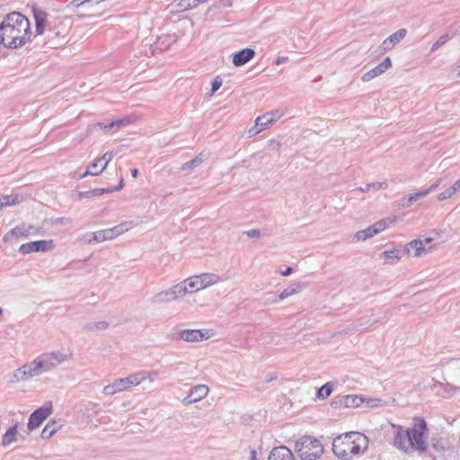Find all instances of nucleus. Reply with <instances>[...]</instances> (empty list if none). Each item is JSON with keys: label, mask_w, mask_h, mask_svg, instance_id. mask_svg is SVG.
I'll use <instances>...</instances> for the list:
<instances>
[{"label": "nucleus", "mask_w": 460, "mask_h": 460, "mask_svg": "<svg viewBox=\"0 0 460 460\" xmlns=\"http://www.w3.org/2000/svg\"><path fill=\"white\" fill-rule=\"evenodd\" d=\"M31 36L30 22L21 13H8L0 23V44L4 48H21L31 41Z\"/></svg>", "instance_id": "obj_1"}, {"label": "nucleus", "mask_w": 460, "mask_h": 460, "mask_svg": "<svg viewBox=\"0 0 460 460\" xmlns=\"http://www.w3.org/2000/svg\"><path fill=\"white\" fill-rule=\"evenodd\" d=\"M394 430L393 446L404 453L415 450L425 452L428 448V428L426 421L421 418H415L411 428L403 429L402 426L393 425Z\"/></svg>", "instance_id": "obj_2"}, {"label": "nucleus", "mask_w": 460, "mask_h": 460, "mask_svg": "<svg viewBox=\"0 0 460 460\" xmlns=\"http://www.w3.org/2000/svg\"><path fill=\"white\" fill-rule=\"evenodd\" d=\"M368 447V438L360 432H347L337 436L332 442L333 454L342 460L362 455Z\"/></svg>", "instance_id": "obj_3"}, {"label": "nucleus", "mask_w": 460, "mask_h": 460, "mask_svg": "<svg viewBox=\"0 0 460 460\" xmlns=\"http://www.w3.org/2000/svg\"><path fill=\"white\" fill-rule=\"evenodd\" d=\"M295 450L302 460H316L323 455V447L318 439L303 436L296 441Z\"/></svg>", "instance_id": "obj_4"}, {"label": "nucleus", "mask_w": 460, "mask_h": 460, "mask_svg": "<svg viewBox=\"0 0 460 460\" xmlns=\"http://www.w3.org/2000/svg\"><path fill=\"white\" fill-rule=\"evenodd\" d=\"M69 358L70 356L64 354L62 352L52 351L41 354L40 356L37 357V359L42 370V373H44L50 371L57 366L67 360Z\"/></svg>", "instance_id": "obj_5"}, {"label": "nucleus", "mask_w": 460, "mask_h": 460, "mask_svg": "<svg viewBox=\"0 0 460 460\" xmlns=\"http://www.w3.org/2000/svg\"><path fill=\"white\" fill-rule=\"evenodd\" d=\"M53 412V405L51 401H47L43 405L35 410L29 417L27 428L32 431L39 428L42 422L48 419Z\"/></svg>", "instance_id": "obj_6"}, {"label": "nucleus", "mask_w": 460, "mask_h": 460, "mask_svg": "<svg viewBox=\"0 0 460 460\" xmlns=\"http://www.w3.org/2000/svg\"><path fill=\"white\" fill-rule=\"evenodd\" d=\"M185 296V288L181 285H174L173 287L158 292L152 298L153 304H165L172 302Z\"/></svg>", "instance_id": "obj_7"}, {"label": "nucleus", "mask_w": 460, "mask_h": 460, "mask_svg": "<svg viewBox=\"0 0 460 460\" xmlns=\"http://www.w3.org/2000/svg\"><path fill=\"white\" fill-rule=\"evenodd\" d=\"M42 374V370L40 367L37 358L28 364L23 365L15 370L13 375V382L26 381L31 377L37 376Z\"/></svg>", "instance_id": "obj_8"}, {"label": "nucleus", "mask_w": 460, "mask_h": 460, "mask_svg": "<svg viewBox=\"0 0 460 460\" xmlns=\"http://www.w3.org/2000/svg\"><path fill=\"white\" fill-rule=\"evenodd\" d=\"M128 230L126 224L118 225L112 228L103 229L92 234V237L87 241L88 243H101L107 240H112Z\"/></svg>", "instance_id": "obj_9"}, {"label": "nucleus", "mask_w": 460, "mask_h": 460, "mask_svg": "<svg viewBox=\"0 0 460 460\" xmlns=\"http://www.w3.org/2000/svg\"><path fill=\"white\" fill-rule=\"evenodd\" d=\"M113 156L114 154L112 152H106L102 157L90 164L88 169L80 176V179L88 175L96 176L102 172Z\"/></svg>", "instance_id": "obj_10"}, {"label": "nucleus", "mask_w": 460, "mask_h": 460, "mask_svg": "<svg viewBox=\"0 0 460 460\" xmlns=\"http://www.w3.org/2000/svg\"><path fill=\"white\" fill-rule=\"evenodd\" d=\"M178 339L186 342H198L208 340L210 336L208 330L186 329L177 332Z\"/></svg>", "instance_id": "obj_11"}, {"label": "nucleus", "mask_w": 460, "mask_h": 460, "mask_svg": "<svg viewBox=\"0 0 460 460\" xmlns=\"http://www.w3.org/2000/svg\"><path fill=\"white\" fill-rule=\"evenodd\" d=\"M53 248V241L40 240L23 243L19 247V252L22 254L31 252H48Z\"/></svg>", "instance_id": "obj_12"}, {"label": "nucleus", "mask_w": 460, "mask_h": 460, "mask_svg": "<svg viewBox=\"0 0 460 460\" xmlns=\"http://www.w3.org/2000/svg\"><path fill=\"white\" fill-rule=\"evenodd\" d=\"M36 233H38L37 228H35L30 225L22 224L13 229H11L9 232H7L4 235L3 241L4 243H8V242H11L13 238L27 237V236H29L31 234H34Z\"/></svg>", "instance_id": "obj_13"}, {"label": "nucleus", "mask_w": 460, "mask_h": 460, "mask_svg": "<svg viewBox=\"0 0 460 460\" xmlns=\"http://www.w3.org/2000/svg\"><path fill=\"white\" fill-rule=\"evenodd\" d=\"M386 227H387V224H386L385 220H384V219L379 220L376 223H375L374 225L367 227L366 229L357 232V234H355V237L358 241H365V240L371 238V237L375 236L376 234L381 233Z\"/></svg>", "instance_id": "obj_14"}, {"label": "nucleus", "mask_w": 460, "mask_h": 460, "mask_svg": "<svg viewBox=\"0 0 460 460\" xmlns=\"http://www.w3.org/2000/svg\"><path fill=\"white\" fill-rule=\"evenodd\" d=\"M208 386L206 385H197L190 389L189 394L183 398L182 403L189 405L199 402L205 398L208 394Z\"/></svg>", "instance_id": "obj_15"}, {"label": "nucleus", "mask_w": 460, "mask_h": 460, "mask_svg": "<svg viewBox=\"0 0 460 460\" xmlns=\"http://www.w3.org/2000/svg\"><path fill=\"white\" fill-rule=\"evenodd\" d=\"M392 67V61L389 57L385 58L383 62H381L379 65L375 66L374 68L370 69L367 73H365L361 80L363 82H369L375 77L383 75L385 71H387L389 68Z\"/></svg>", "instance_id": "obj_16"}, {"label": "nucleus", "mask_w": 460, "mask_h": 460, "mask_svg": "<svg viewBox=\"0 0 460 460\" xmlns=\"http://www.w3.org/2000/svg\"><path fill=\"white\" fill-rule=\"evenodd\" d=\"M282 112L279 110L267 112L261 116L257 117L256 125L260 126L262 129L270 128L274 122L281 118Z\"/></svg>", "instance_id": "obj_17"}, {"label": "nucleus", "mask_w": 460, "mask_h": 460, "mask_svg": "<svg viewBox=\"0 0 460 460\" xmlns=\"http://www.w3.org/2000/svg\"><path fill=\"white\" fill-rule=\"evenodd\" d=\"M306 287H307V284H305V283H293L292 285H290L289 287L285 288L278 296H276L272 300V303H274V304L279 303L280 301H282L293 295L300 293Z\"/></svg>", "instance_id": "obj_18"}, {"label": "nucleus", "mask_w": 460, "mask_h": 460, "mask_svg": "<svg viewBox=\"0 0 460 460\" xmlns=\"http://www.w3.org/2000/svg\"><path fill=\"white\" fill-rule=\"evenodd\" d=\"M33 16L35 20V36L42 35L48 25V13L40 9H33Z\"/></svg>", "instance_id": "obj_19"}, {"label": "nucleus", "mask_w": 460, "mask_h": 460, "mask_svg": "<svg viewBox=\"0 0 460 460\" xmlns=\"http://www.w3.org/2000/svg\"><path fill=\"white\" fill-rule=\"evenodd\" d=\"M268 460H295V458L289 448L285 446H279L270 451Z\"/></svg>", "instance_id": "obj_20"}, {"label": "nucleus", "mask_w": 460, "mask_h": 460, "mask_svg": "<svg viewBox=\"0 0 460 460\" xmlns=\"http://www.w3.org/2000/svg\"><path fill=\"white\" fill-rule=\"evenodd\" d=\"M255 56V51L252 49L245 48L234 54L233 63L235 66L245 65Z\"/></svg>", "instance_id": "obj_21"}, {"label": "nucleus", "mask_w": 460, "mask_h": 460, "mask_svg": "<svg viewBox=\"0 0 460 460\" xmlns=\"http://www.w3.org/2000/svg\"><path fill=\"white\" fill-rule=\"evenodd\" d=\"M18 423L10 427L2 437L1 445L4 447L10 446L18 439Z\"/></svg>", "instance_id": "obj_22"}, {"label": "nucleus", "mask_w": 460, "mask_h": 460, "mask_svg": "<svg viewBox=\"0 0 460 460\" xmlns=\"http://www.w3.org/2000/svg\"><path fill=\"white\" fill-rule=\"evenodd\" d=\"M426 249L425 246H423V242L421 239H416L410 243H408L405 246V250L407 253L412 254L413 256H420L423 252H426L429 250Z\"/></svg>", "instance_id": "obj_23"}, {"label": "nucleus", "mask_w": 460, "mask_h": 460, "mask_svg": "<svg viewBox=\"0 0 460 460\" xmlns=\"http://www.w3.org/2000/svg\"><path fill=\"white\" fill-rule=\"evenodd\" d=\"M178 285H181L185 288V295L188 293H191L194 291H199V290L203 289L202 282L199 281V279L198 276L189 278V279H185L184 281L178 283Z\"/></svg>", "instance_id": "obj_24"}, {"label": "nucleus", "mask_w": 460, "mask_h": 460, "mask_svg": "<svg viewBox=\"0 0 460 460\" xmlns=\"http://www.w3.org/2000/svg\"><path fill=\"white\" fill-rule=\"evenodd\" d=\"M150 375H152L151 372L139 371L137 373H135V374H132V375L127 376L126 379L128 384V386L131 387V386L138 385L144 380L149 378Z\"/></svg>", "instance_id": "obj_25"}, {"label": "nucleus", "mask_w": 460, "mask_h": 460, "mask_svg": "<svg viewBox=\"0 0 460 460\" xmlns=\"http://www.w3.org/2000/svg\"><path fill=\"white\" fill-rule=\"evenodd\" d=\"M341 402L347 408H354L365 402V398L361 395L349 394L342 398Z\"/></svg>", "instance_id": "obj_26"}, {"label": "nucleus", "mask_w": 460, "mask_h": 460, "mask_svg": "<svg viewBox=\"0 0 460 460\" xmlns=\"http://www.w3.org/2000/svg\"><path fill=\"white\" fill-rule=\"evenodd\" d=\"M59 429L60 426H58V422L55 420H50L42 429L40 437L43 439H49L53 437Z\"/></svg>", "instance_id": "obj_27"}, {"label": "nucleus", "mask_w": 460, "mask_h": 460, "mask_svg": "<svg viewBox=\"0 0 460 460\" xmlns=\"http://www.w3.org/2000/svg\"><path fill=\"white\" fill-rule=\"evenodd\" d=\"M22 201V197L18 194L15 195H4L0 197L2 208L7 206H14Z\"/></svg>", "instance_id": "obj_28"}, {"label": "nucleus", "mask_w": 460, "mask_h": 460, "mask_svg": "<svg viewBox=\"0 0 460 460\" xmlns=\"http://www.w3.org/2000/svg\"><path fill=\"white\" fill-rule=\"evenodd\" d=\"M383 255L387 263L394 264L402 258V253L397 249H392L389 251H385Z\"/></svg>", "instance_id": "obj_29"}, {"label": "nucleus", "mask_w": 460, "mask_h": 460, "mask_svg": "<svg viewBox=\"0 0 460 460\" xmlns=\"http://www.w3.org/2000/svg\"><path fill=\"white\" fill-rule=\"evenodd\" d=\"M198 277L199 279V281L202 282V288H205L210 285L216 284L219 280L218 276H217L215 274L205 273V274H201Z\"/></svg>", "instance_id": "obj_30"}, {"label": "nucleus", "mask_w": 460, "mask_h": 460, "mask_svg": "<svg viewBox=\"0 0 460 460\" xmlns=\"http://www.w3.org/2000/svg\"><path fill=\"white\" fill-rule=\"evenodd\" d=\"M208 0H181L179 3V7L182 11H187L192 8H196L200 4L207 3Z\"/></svg>", "instance_id": "obj_31"}, {"label": "nucleus", "mask_w": 460, "mask_h": 460, "mask_svg": "<svg viewBox=\"0 0 460 460\" xmlns=\"http://www.w3.org/2000/svg\"><path fill=\"white\" fill-rule=\"evenodd\" d=\"M105 193H111V190H108V188L94 189V190H91L88 191L80 192L79 197L81 199H83V198L89 199V198L100 196V195H102Z\"/></svg>", "instance_id": "obj_32"}, {"label": "nucleus", "mask_w": 460, "mask_h": 460, "mask_svg": "<svg viewBox=\"0 0 460 460\" xmlns=\"http://www.w3.org/2000/svg\"><path fill=\"white\" fill-rule=\"evenodd\" d=\"M332 392V385L330 383H326L323 386H321L317 391V396L319 399H326L331 395Z\"/></svg>", "instance_id": "obj_33"}, {"label": "nucleus", "mask_w": 460, "mask_h": 460, "mask_svg": "<svg viewBox=\"0 0 460 460\" xmlns=\"http://www.w3.org/2000/svg\"><path fill=\"white\" fill-rule=\"evenodd\" d=\"M407 34V31L405 29H400L396 31L394 33L390 35L388 39L391 40L394 46L398 44L402 40L405 38Z\"/></svg>", "instance_id": "obj_34"}, {"label": "nucleus", "mask_w": 460, "mask_h": 460, "mask_svg": "<svg viewBox=\"0 0 460 460\" xmlns=\"http://www.w3.org/2000/svg\"><path fill=\"white\" fill-rule=\"evenodd\" d=\"M130 122H131V119L129 117H126L123 119H118L112 120L111 122H109L107 128H109V129H111L113 128H119L121 127H125V126L128 125Z\"/></svg>", "instance_id": "obj_35"}, {"label": "nucleus", "mask_w": 460, "mask_h": 460, "mask_svg": "<svg viewBox=\"0 0 460 460\" xmlns=\"http://www.w3.org/2000/svg\"><path fill=\"white\" fill-rule=\"evenodd\" d=\"M203 161H204V159H203L202 154H199L191 161L183 164L182 170L192 169V168L198 167L199 165H200L202 164Z\"/></svg>", "instance_id": "obj_36"}, {"label": "nucleus", "mask_w": 460, "mask_h": 460, "mask_svg": "<svg viewBox=\"0 0 460 460\" xmlns=\"http://www.w3.org/2000/svg\"><path fill=\"white\" fill-rule=\"evenodd\" d=\"M114 387L117 393L122 392L128 388H129L128 384L127 382L126 377L116 379L114 382Z\"/></svg>", "instance_id": "obj_37"}, {"label": "nucleus", "mask_w": 460, "mask_h": 460, "mask_svg": "<svg viewBox=\"0 0 460 460\" xmlns=\"http://www.w3.org/2000/svg\"><path fill=\"white\" fill-rule=\"evenodd\" d=\"M450 39L449 34L445 33L439 37V39L432 45L431 51L437 50L438 48L446 44Z\"/></svg>", "instance_id": "obj_38"}, {"label": "nucleus", "mask_w": 460, "mask_h": 460, "mask_svg": "<svg viewBox=\"0 0 460 460\" xmlns=\"http://www.w3.org/2000/svg\"><path fill=\"white\" fill-rule=\"evenodd\" d=\"M109 326V323L106 321H101L94 323L93 324L90 323L86 326V328L90 331L93 329L105 330Z\"/></svg>", "instance_id": "obj_39"}, {"label": "nucleus", "mask_w": 460, "mask_h": 460, "mask_svg": "<svg viewBox=\"0 0 460 460\" xmlns=\"http://www.w3.org/2000/svg\"><path fill=\"white\" fill-rule=\"evenodd\" d=\"M454 195L455 194H454V191L452 190L451 187H448L445 190L440 192L437 198L438 200H445V199L452 198Z\"/></svg>", "instance_id": "obj_40"}, {"label": "nucleus", "mask_w": 460, "mask_h": 460, "mask_svg": "<svg viewBox=\"0 0 460 460\" xmlns=\"http://www.w3.org/2000/svg\"><path fill=\"white\" fill-rule=\"evenodd\" d=\"M387 187H388V185L385 181H383V182L376 181V182L368 183V188H370V190H374L375 191L379 190H386Z\"/></svg>", "instance_id": "obj_41"}, {"label": "nucleus", "mask_w": 460, "mask_h": 460, "mask_svg": "<svg viewBox=\"0 0 460 460\" xmlns=\"http://www.w3.org/2000/svg\"><path fill=\"white\" fill-rule=\"evenodd\" d=\"M367 405L370 408L382 406V400L379 398H367L365 399Z\"/></svg>", "instance_id": "obj_42"}, {"label": "nucleus", "mask_w": 460, "mask_h": 460, "mask_svg": "<svg viewBox=\"0 0 460 460\" xmlns=\"http://www.w3.org/2000/svg\"><path fill=\"white\" fill-rule=\"evenodd\" d=\"M222 85V79L219 76H217L211 85L210 95H213Z\"/></svg>", "instance_id": "obj_43"}, {"label": "nucleus", "mask_w": 460, "mask_h": 460, "mask_svg": "<svg viewBox=\"0 0 460 460\" xmlns=\"http://www.w3.org/2000/svg\"><path fill=\"white\" fill-rule=\"evenodd\" d=\"M444 180V178H438L434 181L432 185H430L428 189L424 190L425 191H427V195L437 190L443 183Z\"/></svg>", "instance_id": "obj_44"}, {"label": "nucleus", "mask_w": 460, "mask_h": 460, "mask_svg": "<svg viewBox=\"0 0 460 460\" xmlns=\"http://www.w3.org/2000/svg\"><path fill=\"white\" fill-rule=\"evenodd\" d=\"M410 199L411 200V203L417 201L419 199L424 198L427 196V191L420 190L412 194H410Z\"/></svg>", "instance_id": "obj_45"}, {"label": "nucleus", "mask_w": 460, "mask_h": 460, "mask_svg": "<svg viewBox=\"0 0 460 460\" xmlns=\"http://www.w3.org/2000/svg\"><path fill=\"white\" fill-rule=\"evenodd\" d=\"M114 386L115 385L113 383L105 385L102 390V393L106 395H113V394H117V391Z\"/></svg>", "instance_id": "obj_46"}, {"label": "nucleus", "mask_w": 460, "mask_h": 460, "mask_svg": "<svg viewBox=\"0 0 460 460\" xmlns=\"http://www.w3.org/2000/svg\"><path fill=\"white\" fill-rule=\"evenodd\" d=\"M394 46L393 45V43L391 42V40L387 38L385 39L382 44L380 45V49L383 50V51H388V50H391Z\"/></svg>", "instance_id": "obj_47"}, {"label": "nucleus", "mask_w": 460, "mask_h": 460, "mask_svg": "<svg viewBox=\"0 0 460 460\" xmlns=\"http://www.w3.org/2000/svg\"><path fill=\"white\" fill-rule=\"evenodd\" d=\"M411 200L410 199V196H404L399 200V206L402 208H409L411 206Z\"/></svg>", "instance_id": "obj_48"}, {"label": "nucleus", "mask_w": 460, "mask_h": 460, "mask_svg": "<svg viewBox=\"0 0 460 460\" xmlns=\"http://www.w3.org/2000/svg\"><path fill=\"white\" fill-rule=\"evenodd\" d=\"M263 129L260 127V126H257L256 124L254 126H252L249 130H248V135L249 137H253L257 134H259L261 131H262Z\"/></svg>", "instance_id": "obj_49"}, {"label": "nucleus", "mask_w": 460, "mask_h": 460, "mask_svg": "<svg viewBox=\"0 0 460 460\" xmlns=\"http://www.w3.org/2000/svg\"><path fill=\"white\" fill-rule=\"evenodd\" d=\"M269 146L273 150H279L281 147V143L275 139H270L269 141Z\"/></svg>", "instance_id": "obj_50"}, {"label": "nucleus", "mask_w": 460, "mask_h": 460, "mask_svg": "<svg viewBox=\"0 0 460 460\" xmlns=\"http://www.w3.org/2000/svg\"><path fill=\"white\" fill-rule=\"evenodd\" d=\"M248 237L259 238L261 237V232L259 229H251L245 233Z\"/></svg>", "instance_id": "obj_51"}, {"label": "nucleus", "mask_w": 460, "mask_h": 460, "mask_svg": "<svg viewBox=\"0 0 460 460\" xmlns=\"http://www.w3.org/2000/svg\"><path fill=\"white\" fill-rule=\"evenodd\" d=\"M123 187H124V181H123V179H121L117 186L109 187L108 190H110L111 193H112L114 191H119V190H122Z\"/></svg>", "instance_id": "obj_52"}, {"label": "nucleus", "mask_w": 460, "mask_h": 460, "mask_svg": "<svg viewBox=\"0 0 460 460\" xmlns=\"http://www.w3.org/2000/svg\"><path fill=\"white\" fill-rule=\"evenodd\" d=\"M85 4V2H83V0H72L69 4V5L75 7V8H78L82 5H84Z\"/></svg>", "instance_id": "obj_53"}, {"label": "nucleus", "mask_w": 460, "mask_h": 460, "mask_svg": "<svg viewBox=\"0 0 460 460\" xmlns=\"http://www.w3.org/2000/svg\"><path fill=\"white\" fill-rule=\"evenodd\" d=\"M288 57H279L277 58V59L275 60V65L279 66L282 63H285L286 61H288Z\"/></svg>", "instance_id": "obj_54"}, {"label": "nucleus", "mask_w": 460, "mask_h": 460, "mask_svg": "<svg viewBox=\"0 0 460 460\" xmlns=\"http://www.w3.org/2000/svg\"><path fill=\"white\" fill-rule=\"evenodd\" d=\"M456 390H460V387H456V386H454L450 384H447L446 385V391L449 392V391H456Z\"/></svg>", "instance_id": "obj_55"}, {"label": "nucleus", "mask_w": 460, "mask_h": 460, "mask_svg": "<svg viewBox=\"0 0 460 460\" xmlns=\"http://www.w3.org/2000/svg\"><path fill=\"white\" fill-rule=\"evenodd\" d=\"M108 126V123H104V122H97L94 127H99L102 129H105V130H110L109 128H107Z\"/></svg>", "instance_id": "obj_56"}, {"label": "nucleus", "mask_w": 460, "mask_h": 460, "mask_svg": "<svg viewBox=\"0 0 460 460\" xmlns=\"http://www.w3.org/2000/svg\"><path fill=\"white\" fill-rule=\"evenodd\" d=\"M450 187H451L452 190L454 191V194L460 191L459 185L457 184L456 181Z\"/></svg>", "instance_id": "obj_57"}, {"label": "nucleus", "mask_w": 460, "mask_h": 460, "mask_svg": "<svg viewBox=\"0 0 460 460\" xmlns=\"http://www.w3.org/2000/svg\"><path fill=\"white\" fill-rule=\"evenodd\" d=\"M450 187H451L452 190L454 191V194L460 191L459 185L457 184L456 181Z\"/></svg>", "instance_id": "obj_58"}, {"label": "nucleus", "mask_w": 460, "mask_h": 460, "mask_svg": "<svg viewBox=\"0 0 460 460\" xmlns=\"http://www.w3.org/2000/svg\"><path fill=\"white\" fill-rule=\"evenodd\" d=\"M356 190H358L360 192H367V191L370 190V188H368V183H367L364 187H359V188L356 189Z\"/></svg>", "instance_id": "obj_59"}, {"label": "nucleus", "mask_w": 460, "mask_h": 460, "mask_svg": "<svg viewBox=\"0 0 460 460\" xmlns=\"http://www.w3.org/2000/svg\"><path fill=\"white\" fill-rule=\"evenodd\" d=\"M293 270L291 267H288L284 271L281 272L283 276H288L292 273Z\"/></svg>", "instance_id": "obj_60"}, {"label": "nucleus", "mask_w": 460, "mask_h": 460, "mask_svg": "<svg viewBox=\"0 0 460 460\" xmlns=\"http://www.w3.org/2000/svg\"><path fill=\"white\" fill-rule=\"evenodd\" d=\"M131 175H132V177L136 178L138 175V170L137 169H132L131 170Z\"/></svg>", "instance_id": "obj_61"}, {"label": "nucleus", "mask_w": 460, "mask_h": 460, "mask_svg": "<svg viewBox=\"0 0 460 460\" xmlns=\"http://www.w3.org/2000/svg\"><path fill=\"white\" fill-rule=\"evenodd\" d=\"M431 241H432V239H431V238H429V237H426V238H424V239L422 240V242H423V246H425V244H427V243H429Z\"/></svg>", "instance_id": "obj_62"}, {"label": "nucleus", "mask_w": 460, "mask_h": 460, "mask_svg": "<svg viewBox=\"0 0 460 460\" xmlns=\"http://www.w3.org/2000/svg\"><path fill=\"white\" fill-rule=\"evenodd\" d=\"M251 459L256 460V451L254 449L251 451Z\"/></svg>", "instance_id": "obj_63"}, {"label": "nucleus", "mask_w": 460, "mask_h": 460, "mask_svg": "<svg viewBox=\"0 0 460 460\" xmlns=\"http://www.w3.org/2000/svg\"><path fill=\"white\" fill-rule=\"evenodd\" d=\"M276 378H277V376H270L267 377V380H266V381H267V382H270V381H272V380H274V379H276Z\"/></svg>", "instance_id": "obj_64"}]
</instances>
